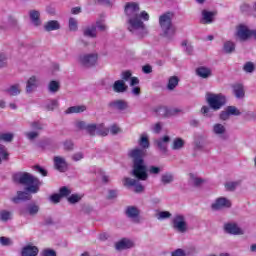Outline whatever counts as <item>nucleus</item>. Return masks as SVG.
<instances>
[{
  "instance_id": "c85d7f7f",
  "label": "nucleus",
  "mask_w": 256,
  "mask_h": 256,
  "mask_svg": "<svg viewBox=\"0 0 256 256\" xmlns=\"http://www.w3.org/2000/svg\"><path fill=\"white\" fill-rule=\"evenodd\" d=\"M169 141H171V138H169V136H164L158 139L156 143L161 151H167V145H169Z\"/></svg>"
},
{
  "instance_id": "a18cd8bd",
  "label": "nucleus",
  "mask_w": 256,
  "mask_h": 256,
  "mask_svg": "<svg viewBox=\"0 0 256 256\" xmlns=\"http://www.w3.org/2000/svg\"><path fill=\"white\" fill-rule=\"evenodd\" d=\"M0 244H2L3 247H9V246L13 245V240H11V238L2 236V237H0Z\"/></svg>"
},
{
  "instance_id": "a19ab883",
  "label": "nucleus",
  "mask_w": 256,
  "mask_h": 256,
  "mask_svg": "<svg viewBox=\"0 0 256 256\" xmlns=\"http://www.w3.org/2000/svg\"><path fill=\"white\" fill-rule=\"evenodd\" d=\"M173 179H174L173 174L166 173V174L162 175L161 181H162V183H164V185H167L169 183H173Z\"/></svg>"
},
{
  "instance_id": "09e8293b",
  "label": "nucleus",
  "mask_w": 256,
  "mask_h": 256,
  "mask_svg": "<svg viewBox=\"0 0 256 256\" xmlns=\"http://www.w3.org/2000/svg\"><path fill=\"white\" fill-rule=\"evenodd\" d=\"M171 217V214L169 211H161L157 214V219L159 221H163V219H169Z\"/></svg>"
},
{
  "instance_id": "6e6d98bb",
  "label": "nucleus",
  "mask_w": 256,
  "mask_h": 256,
  "mask_svg": "<svg viewBox=\"0 0 256 256\" xmlns=\"http://www.w3.org/2000/svg\"><path fill=\"white\" fill-rule=\"evenodd\" d=\"M96 27L99 31H107V25H105V21L103 20H98L96 22Z\"/></svg>"
},
{
  "instance_id": "338daca9",
  "label": "nucleus",
  "mask_w": 256,
  "mask_h": 256,
  "mask_svg": "<svg viewBox=\"0 0 256 256\" xmlns=\"http://www.w3.org/2000/svg\"><path fill=\"white\" fill-rule=\"evenodd\" d=\"M64 149H67L68 151L73 149V142L71 140H67L64 142Z\"/></svg>"
},
{
  "instance_id": "864d4df0",
  "label": "nucleus",
  "mask_w": 256,
  "mask_h": 256,
  "mask_svg": "<svg viewBox=\"0 0 256 256\" xmlns=\"http://www.w3.org/2000/svg\"><path fill=\"white\" fill-rule=\"evenodd\" d=\"M201 113L205 115V117H213V113L211 112V108H209V106H203Z\"/></svg>"
},
{
  "instance_id": "a211bd4d",
  "label": "nucleus",
  "mask_w": 256,
  "mask_h": 256,
  "mask_svg": "<svg viewBox=\"0 0 256 256\" xmlns=\"http://www.w3.org/2000/svg\"><path fill=\"white\" fill-rule=\"evenodd\" d=\"M54 166L60 173H65V170L67 169V161L63 157L56 156L54 157Z\"/></svg>"
},
{
  "instance_id": "b1692460",
  "label": "nucleus",
  "mask_w": 256,
  "mask_h": 256,
  "mask_svg": "<svg viewBox=\"0 0 256 256\" xmlns=\"http://www.w3.org/2000/svg\"><path fill=\"white\" fill-rule=\"evenodd\" d=\"M113 91L115 93H125L127 91V86L125 84V81L123 80H117L113 84Z\"/></svg>"
},
{
  "instance_id": "bb28decb",
  "label": "nucleus",
  "mask_w": 256,
  "mask_h": 256,
  "mask_svg": "<svg viewBox=\"0 0 256 256\" xmlns=\"http://www.w3.org/2000/svg\"><path fill=\"white\" fill-rule=\"evenodd\" d=\"M189 182L192 185H195V187H199L200 185H203V183H205V179L199 177L197 174L190 173Z\"/></svg>"
},
{
  "instance_id": "2eb2a0df",
  "label": "nucleus",
  "mask_w": 256,
  "mask_h": 256,
  "mask_svg": "<svg viewBox=\"0 0 256 256\" xmlns=\"http://www.w3.org/2000/svg\"><path fill=\"white\" fill-rule=\"evenodd\" d=\"M224 229L230 235H243V229L233 222L225 224Z\"/></svg>"
},
{
  "instance_id": "0eeeda50",
  "label": "nucleus",
  "mask_w": 256,
  "mask_h": 256,
  "mask_svg": "<svg viewBox=\"0 0 256 256\" xmlns=\"http://www.w3.org/2000/svg\"><path fill=\"white\" fill-rule=\"evenodd\" d=\"M172 227L173 229H175V231H178V233L187 232L188 225H187V220L185 219V216L181 214H176L172 218Z\"/></svg>"
},
{
  "instance_id": "5fc2aeb1",
  "label": "nucleus",
  "mask_w": 256,
  "mask_h": 256,
  "mask_svg": "<svg viewBox=\"0 0 256 256\" xmlns=\"http://www.w3.org/2000/svg\"><path fill=\"white\" fill-rule=\"evenodd\" d=\"M254 70L255 65L252 62H248L244 65V71H246V73H253Z\"/></svg>"
},
{
  "instance_id": "37998d69",
  "label": "nucleus",
  "mask_w": 256,
  "mask_h": 256,
  "mask_svg": "<svg viewBox=\"0 0 256 256\" xmlns=\"http://www.w3.org/2000/svg\"><path fill=\"white\" fill-rule=\"evenodd\" d=\"M7 157H9V153H7V149H5V146L0 144V163L2 161L7 160Z\"/></svg>"
},
{
  "instance_id": "cd10ccee",
  "label": "nucleus",
  "mask_w": 256,
  "mask_h": 256,
  "mask_svg": "<svg viewBox=\"0 0 256 256\" xmlns=\"http://www.w3.org/2000/svg\"><path fill=\"white\" fill-rule=\"evenodd\" d=\"M5 91H6V93H8V95L15 97V96L19 95V93H21V85L13 84V85L9 86L8 88H6Z\"/></svg>"
},
{
  "instance_id": "9b49d317",
  "label": "nucleus",
  "mask_w": 256,
  "mask_h": 256,
  "mask_svg": "<svg viewBox=\"0 0 256 256\" xmlns=\"http://www.w3.org/2000/svg\"><path fill=\"white\" fill-rule=\"evenodd\" d=\"M123 183L125 187H134L135 193H143L145 190V187H143V185H141L138 180L133 178H124Z\"/></svg>"
},
{
  "instance_id": "774afa93",
  "label": "nucleus",
  "mask_w": 256,
  "mask_h": 256,
  "mask_svg": "<svg viewBox=\"0 0 256 256\" xmlns=\"http://www.w3.org/2000/svg\"><path fill=\"white\" fill-rule=\"evenodd\" d=\"M172 256H185V251H183L181 249H177L176 251H174L172 253Z\"/></svg>"
},
{
  "instance_id": "f8f14e48",
  "label": "nucleus",
  "mask_w": 256,
  "mask_h": 256,
  "mask_svg": "<svg viewBox=\"0 0 256 256\" xmlns=\"http://www.w3.org/2000/svg\"><path fill=\"white\" fill-rule=\"evenodd\" d=\"M141 211L139 208L135 206H128L126 208V216L133 221V223H139L140 222V215Z\"/></svg>"
},
{
  "instance_id": "dca6fc26",
  "label": "nucleus",
  "mask_w": 256,
  "mask_h": 256,
  "mask_svg": "<svg viewBox=\"0 0 256 256\" xmlns=\"http://www.w3.org/2000/svg\"><path fill=\"white\" fill-rule=\"evenodd\" d=\"M212 133H214L216 137H220V139H225L227 135V128L221 123H216L213 125Z\"/></svg>"
},
{
  "instance_id": "412c9836",
  "label": "nucleus",
  "mask_w": 256,
  "mask_h": 256,
  "mask_svg": "<svg viewBox=\"0 0 256 256\" xmlns=\"http://www.w3.org/2000/svg\"><path fill=\"white\" fill-rule=\"evenodd\" d=\"M39 255V248L33 245H27L22 248L21 256H37Z\"/></svg>"
},
{
  "instance_id": "ddd939ff",
  "label": "nucleus",
  "mask_w": 256,
  "mask_h": 256,
  "mask_svg": "<svg viewBox=\"0 0 256 256\" xmlns=\"http://www.w3.org/2000/svg\"><path fill=\"white\" fill-rule=\"evenodd\" d=\"M29 19L33 27H41V25H43V22L41 21V12L38 10H30Z\"/></svg>"
},
{
  "instance_id": "9d476101",
  "label": "nucleus",
  "mask_w": 256,
  "mask_h": 256,
  "mask_svg": "<svg viewBox=\"0 0 256 256\" xmlns=\"http://www.w3.org/2000/svg\"><path fill=\"white\" fill-rule=\"evenodd\" d=\"M228 207H231V200L225 197L217 198L212 204V209L214 211H220V209H228Z\"/></svg>"
},
{
  "instance_id": "6ab92c4d",
  "label": "nucleus",
  "mask_w": 256,
  "mask_h": 256,
  "mask_svg": "<svg viewBox=\"0 0 256 256\" xmlns=\"http://www.w3.org/2000/svg\"><path fill=\"white\" fill-rule=\"evenodd\" d=\"M132 247H135V243L127 238H123L116 243V249L118 251H123L124 249H131Z\"/></svg>"
},
{
  "instance_id": "ea45409f",
  "label": "nucleus",
  "mask_w": 256,
  "mask_h": 256,
  "mask_svg": "<svg viewBox=\"0 0 256 256\" xmlns=\"http://www.w3.org/2000/svg\"><path fill=\"white\" fill-rule=\"evenodd\" d=\"M226 109L229 115H233L234 117H239V115H241V111L235 106H228Z\"/></svg>"
},
{
  "instance_id": "f3484780",
  "label": "nucleus",
  "mask_w": 256,
  "mask_h": 256,
  "mask_svg": "<svg viewBox=\"0 0 256 256\" xmlns=\"http://www.w3.org/2000/svg\"><path fill=\"white\" fill-rule=\"evenodd\" d=\"M37 87H39V78L37 76H31L26 82V92L33 93Z\"/></svg>"
},
{
  "instance_id": "052dcab7",
  "label": "nucleus",
  "mask_w": 256,
  "mask_h": 256,
  "mask_svg": "<svg viewBox=\"0 0 256 256\" xmlns=\"http://www.w3.org/2000/svg\"><path fill=\"white\" fill-rule=\"evenodd\" d=\"M50 201L52 203H59V201H61V195L60 194H53L51 197H50Z\"/></svg>"
},
{
  "instance_id": "680f3d73",
  "label": "nucleus",
  "mask_w": 256,
  "mask_h": 256,
  "mask_svg": "<svg viewBox=\"0 0 256 256\" xmlns=\"http://www.w3.org/2000/svg\"><path fill=\"white\" fill-rule=\"evenodd\" d=\"M37 135H39L37 132H26L27 139H30V141H33V139H36Z\"/></svg>"
},
{
  "instance_id": "2f4dec72",
  "label": "nucleus",
  "mask_w": 256,
  "mask_h": 256,
  "mask_svg": "<svg viewBox=\"0 0 256 256\" xmlns=\"http://www.w3.org/2000/svg\"><path fill=\"white\" fill-rule=\"evenodd\" d=\"M86 110H87V107L85 105L72 106L66 110V113L68 115L71 113H83V111H86Z\"/></svg>"
},
{
  "instance_id": "20e7f679",
  "label": "nucleus",
  "mask_w": 256,
  "mask_h": 256,
  "mask_svg": "<svg viewBox=\"0 0 256 256\" xmlns=\"http://www.w3.org/2000/svg\"><path fill=\"white\" fill-rule=\"evenodd\" d=\"M159 25L162 37L171 39L175 35V26L173 25V13L166 12L159 16Z\"/></svg>"
},
{
  "instance_id": "473e14b6",
  "label": "nucleus",
  "mask_w": 256,
  "mask_h": 256,
  "mask_svg": "<svg viewBox=\"0 0 256 256\" xmlns=\"http://www.w3.org/2000/svg\"><path fill=\"white\" fill-rule=\"evenodd\" d=\"M22 215H25V213H28V215H37L39 213V207L35 204H30L27 207L26 212L24 210H21Z\"/></svg>"
},
{
  "instance_id": "3c124183",
  "label": "nucleus",
  "mask_w": 256,
  "mask_h": 256,
  "mask_svg": "<svg viewBox=\"0 0 256 256\" xmlns=\"http://www.w3.org/2000/svg\"><path fill=\"white\" fill-rule=\"evenodd\" d=\"M59 195L60 197H69L71 195V189L66 186L60 188Z\"/></svg>"
},
{
  "instance_id": "13d9d810",
  "label": "nucleus",
  "mask_w": 256,
  "mask_h": 256,
  "mask_svg": "<svg viewBox=\"0 0 256 256\" xmlns=\"http://www.w3.org/2000/svg\"><path fill=\"white\" fill-rule=\"evenodd\" d=\"M229 117H231V115L229 114V111L227 110V108L225 109V111H222L220 113V119L222 121H227V119H229Z\"/></svg>"
},
{
  "instance_id": "0e129e2a",
  "label": "nucleus",
  "mask_w": 256,
  "mask_h": 256,
  "mask_svg": "<svg viewBox=\"0 0 256 256\" xmlns=\"http://www.w3.org/2000/svg\"><path fill=\"white\" fill-rule=\"evenodd\" d=\"M83 157H84L83 152H78L72 156V159H73V161H81V159H83Z\"/></svg>"
},
{
  "instance_id": "393cba45",
  "label": "nucleus",
  "mask_w": 256,
  "mask_h": 256,
  "mask_svg": "<svg viewBox=\"0 0 256 256\" xmlns=\"http://www.w3.org/2000/svg\"><path fill=\"white\" fill-rule=\"evenodd\" d=\"M31 195L29 192L18 191L17 196L12 198L13 203H19V201H29Z\"/></svg>"
},
{
  "instance_id": "79ce46f5",
  "label": "nucleus",
  "mask_w": 256,
  "mask_h": 256,
  "mask_svg": "<svg viewBox=\"0 0 256 256\" xmlns=\"http://www.w3.org/2000/svg\"><path fill=\"white\" fill-rule=\"evenodd\" d=\"M83 199V195L81 194H72L70 197H68L69 203L75 204L79 203Z\"/></svg>"
},
{
  "instance_id": "8fccbe9b",
  "label": "nucleus",
  "mask_w": 256,
  "mask_h": 256,
  "mask_svg": "<svg viewBox=\"0 0 256 256\" xmlns=\"http://www.w3.org/2000/svg\"><path fill=\"white\" fill-rule=\"evenodd\" d=\"M7 67V54L5 52L0 53V69Z\"/></svg>"
},
{
  "instance_id": "7ed1b4c3",
  "label": "nucleus",
  "mask_w": 256,
  "mask_h": 256,
  "mask_svg": "<svg viewBox=\"0 0 256 256\" xmlns=\"http://www.w3.org/2000/svg\"><path fill=\"white\" fill-rule=\"evenodd\" d=\"M14 181L16 183H21V185H26V191L28 193H38L39 192V187H41L42 183L39 181L38 178L35 176L27 173V172H19L16 173L13 176Z\"/></svg>"
},
{
  "instance_id": "f704fd0d",
  "label": "nucleus",
  "mask_w": 256,
  "mask_h": 256,
  "mask_svg": "<svg viewBox=\"0 0 256 256\" xmlns=\"http://www.w3.org/2000/svg\"><path fill=\"white\" fill-rule=\"evenodd\" d=\"M85 37H97V28L95 26H90L84 29Z\"/></svg>"
},
{
  "instance_id": "bf43d9fd",
  "label": "nucleus",
  "mask_w": 256,
  "mask_h": 256,
  "mask_svg": "<svg viewBox=\"0 0 256 256\" xmlns=\"http://www.w3.org/2000/svg\"><path fill=\"white\" fill-rule=\"evenodd\" d=\"M131 71L127 70L122 72L121 77L123 79V81H129V78L131 77Z\"/></svg>"
},
{
  "instance_id": "603ef678",
  "label": "nucleus",
  "mask_w": 256,
  "mask_h": 256,
  "mask_svg": "<svg viewBox=\"0 0 256 256\" xmlns=\"http://www.w3.org/2000/svg\"><path fill=\"white\" fill-rule=\"evenodd\" d=\"M238 185H239V182L230 181L225 184V187L227 191H233L237 188Z\"/></svg>"
},
{
  "instance_id": "1a4fd4ad",
  "label": "nucleus",
  "mask_w": 256,
  "mask_h": 256,
  "mask_svg": "<svg viewBox=\"0 0 256 256\" xmlns=\"http://www.w3.org/2000/svg\"><path fill=\"white\" fill-rule=\"evenodd\" d=\"M235 36L240 41H247V39H251V29L244 24H240L236 28Z\"/></svg>"
},
{
  "instance_id": "72a5a7b5",
  "label": "nucleus",
  "mask_w": 256,
  "mask_h": 256,
  "mask_svg": "<svg viewBox=\"0 0 256 256\" xmlns=\"http://www.w3.org/2000/svg\"><path fill=\"white\" fill-rule=\"evenodd\" d=\"M177 85H179V78H177V76H172L168 80L167 89H169V91H173Z\"/></svg>"
},
{
  "instance_id": "4c0bfd02",
  "label": "nucleus",
  "mask_w": 256,
  "mask_h": 256,
  "mask_svg": "<svg viewBox=\"0 0 256 256\" xmlns=\"http://www.w3.org/2000/svg\"><path fill=\"white\" fill-rule=\"evenodd\" d=\"M224 53H233L235 51V43L232 41H226L223 46Z\"/></svg>"
},
{
  "instance_id": "39448f33",
  "label": "nucleus",
  "mask_w": 256,
  "mask_h": 256,
  "mask_svg": "<svg viewBox=\"0 0 256 256\" xmlns=\"http://www.w3.org/2000/svg\"><path fill=\"white\" fill-rule=\"evenodd\" d=\"M206 101L210 107V109H213L214 111H219L225 103H227V98H225V95L223 94H213L208 93L206 95Z\"/></svg>"
},
{
  "instance_id": "4468645a",
  "label": "nucleus",
  "mask_w": 256,
  "mask_h": 256,
  "mask_svg": "<svg viewBox=\"0 0 256 256\" xmlns=\"http://www.w3.org/2000/svg\"><path fill=\"white\" fill-rule=\"evenodd\" d=\"M213 21H215V12L202 10L200 23H202V25H211Z\"/></svg>"
},
{
  "instance_id": "c03bdc74",
  "label": "nucleus",
  "mask_w": 256,
  "mask_h": 256,
  "mask_svg": "<svg viewBox=\"0 0 256 256\" xmlns=\"http://www.w3.org/2000/svg\"><path fill=\"white\" fill-rule=\"evenodd\" d=\"M46 107L48 111H53L54 109H57V107H59V102H57V100H49L46 104Z\"/></svg>"
},
{
  "instance_id": "f03ea898",
  "label": "nucleus",
  "mask_w": 256,
  "mask_h": 256,
  "mask_svg": "<svg viewBox=\"0 0 256 256\" xmlns=\"http://www.w3.org/2000/svg\"><path fill=\"white\" fill-rule=\"evenodd\" d=\"M125 14L128 17V31L136 37H145L149 30L143 21H149V13L142 11L139 13V4L135 2L127 3L125 6Z\"/></svg>"
},
{
  "instance_id": "5701e85b",
  "label": "nucleus",
  "mask_w": 256,
  "mask_h": 256,
  "mask_svg": "<svg viewBox=\"0 0 256 256\" xmlns=\"http://www.w3.org/2000/svg\"><path fill=\"white\" fill-rule=\"evenodd\" d=\"M45 31H58L61 29V24L57 20H50L44 24Z\"/></svg>"
},
{
  "instance_id": "de8ad7c7",
  "label": "nucleus",
  "mask_w": 256,
  "mask_h": 256,
  "mask_svg": "<svg viewBox=\"0 0 256 256\" xmlns=\"http://www.w3.org/2000/svg\"><path fill=\"white\" fill-rule=\"evenodd\" d=\"M79 23L77 22V19L70 18L69 19V29L71 31H77Z\"/></svg>"
},
{
  "instance_id": "69168bd1",
  "label": "nucleus",
  "mask_w": 256,
  "mask_h": 256,
  "mask_svg": "<svg viewBox=\"0 0 256 256\" xmlns=\"http://www.w3.org/2000/svg\"><path fill=\"white\" fill-rule=\"evenodd\" d=\"M119 131H121V129L117 125H112L110 127V133H112V135H117V133H119Z\"/></svg>"
},
{
  "instance_id": "423d86ee",
  "label": "nucleus",
  "mask_w": 256,
  "mask_h": 256,
  "mask_svg": "<svg viewBox=\"0 0 256 256\" xmlns=\"http://www.w3.org/2000/svg\"><path fill=\"white\" fill-rule=\"evenodd\" d=\"M86 131L89 135H101L102 137H107L109 135V129L105 128V124H95L90 123L86 126Z\"/></svg>"
},
{
  "instance_id": "6e6552de",
  "label": "nucleus",
  "mask_w": 256,
  "mask_h": 256,
  "mask_svg": "<svg viewBox=\"0 0 256 256\" xmlns=\"http://www.w3.org/2000/svg\"><path fill=\"white\" fill-rule=\"evenodd\" d=\"M99 56L97 53L84 54L79 56V62L84 65V67H93L97 64Z\"/></svg>"
},
{
  "instance_id": "4d7b16f0",
  "label": "nucleus",
  "mask_w": 256,
  "mask_h": 256,
  "mask_svg": "<svg viewBox=\"0 0 256 256\" xmlns=\"http://www.w3.org/2000/svg\"><path fill=\"white\" fill-rule=\"evenodd\" d=\"M149 173L152 175H159L161 173V167L150 166L148 169Z\"/></svg>"
},
{
  "instance_id": "4be33fe9",
  "label": "nucleus",
  "mask_w": 256,
  "mask_h": 256,
  "mask_svg": "<svg viewBox=\"0 0 256 256\" xmlns=\"http://www.w3.org/2000/svg\"><path fill=\"white\" fill-rule=\"evenodd\" d=\"M233 95L236 99H243L245 97V88L241 84H235L232 86Z\"/></svg>"
},
{
  "instance_id": "f257e3e1",
  "label": "nucleus",
  "mask_w": 256,
  "mask_h": 256,
  "mask_svg": "<svg viewBox=\"0 0 256 256\" xmlns=\"http://www.w3.org/2000/svg\"><path fill=\"white\" fill-rule=\"evenodd\" d=\"M138 145L141 148H134L128 152L134 163L132 173L139 181H147V166H145V161L143 160L147 155L146 149H149V135L147 133L140 135Z\"/></svg>"
},
{
  "instance_id": "e433bc0d",
  "label": "nucleus",
  "mask_w": 256,
  "mask_h": 256,
  "mask_svg": "<svg viewBox=\"0 0 256 256\" xmlns=\"http://www.w3.org/2000/svg\"><path fill=\"white\" fill-rule=\"evenodd\" d=\"M13 137H15V135L11 132H0V141H5L6 143H11V141H13Z\"/></svg>"
},
{
  "instance_id": "aec40b11",
  "label": "nucleus",
  "mask_w": 256,
  "mask_h": 256,
  "mask_svg": "<svg viewBox=\"0 0 256 256\" xmlns=\"http://www.w3.org/2000/svg\"><path fill=\"white\" fill-rule=\"evenodd\" d=\"M196 75L202 79H209L213 75V71L209 67L200 66L196 69Z\"/></svg>"
},
{
  "instance_id": "c756f323",
  "label": "nucleus",
  "mask_w": 256,
  "mask_h": 256,
  "mask_svg": "<svg viewBox=\"0 0 256 256\" xmlns=\"http://www.w3.org/2000/svg\"><path fill=\"white\" fill-rule=\"evenodd\" d=\"M110 106H112L113 109H117L118 111H125V109L128 107L127 102L122 100L113 101L110 103Z\"/></svg>"
},
{
  "instance_id": "e2e57ef3",
  "label": "nucleus",
  "mask_w": 256,
  "mask_h": 256,
  "mask_svg": "<svg viewBox=\"0 0 256 256\" xmlns=\"http://www.w3.org/2000/svg\"><path fill=\"white\" fill-rule=\"evenodd\" d=\"M43 256H57L54 250L52 249H46L42 253Z\"/></svg>"
},
{
  "instance_id": "58836bf2",
  "label": "nucleus",
  "mask_w": 256,
  "mask_h": 256,
  "mask_svg": "<svg viewBox=\"0 0 256 256\" xmlns=\"http://www.w3.org/2000/svg\"><path fill=\"white\" fill-rule=\"evenodd\" d=\"M181 46L183 51H185V53H187L188 55H191V53H193V46L191 45V43H189V41H182Z\"/></svg>"
},
{
  "instance_id": "7c9ffc66",
  "label": "nucleus",
  "mask_w": 256,
  "mask_h": 256,
  "mask_svg": "<svg viewBox=\"0 0 256 256\" xmlns=\"http://www.w3.org/2000/svg\"><path fill=\"white\" fill-rule=\"evenodd\" d=\"M13 219V213L9 210H1L0 211V221L3 223H7V221H11Z\"/></svg>"
},
{
  "instance_id": "49530a36",
  "label": "nucleus",
  "mask_w": 256,
  "mask_h": 256,
  "mask_svg": "<svg viewBox=\"0 0 256 256\" xmlns=\"http://www.w3.org/2000/svg\"><path fill=\"white\" fill-rule=\"evenodd\" d=\"M87 125L88 123L85 121L78 120L75 122L76 129H80V131H87Z\"/></svg>"
},
{
  "instance_id": "c9c22d12",
  "label": "nucleus",
  "mask_w": 256,
  "mask_h": 256,
  "mask_svg": "<svg viewBox=\"0 0 256 256\" xmlns=\"http://www.w3.org/2000/svg\"><path fill=\"white\" fill-rule=\"evenodd\" d=\"M60 87H61V84L59 83V81L53 80L48 85V91H50V93H57Z\"/></svg>"
},
{
  "instance_id": "a878e982",
  "label": "nucleus",
  "mask_w": 256,
  "mask_h": 256,
  "mask_svg": "<svg viewBox=\"0 0 256 256\" xmlns=\"http://www.w3.org/2000/svg\"><path fill=\"white\" fill-rule=\"evenodd\" d=\"M185 147V140L182 138H174L171 144L172 151H181Z\"/></svg>"
}]
</instances>
